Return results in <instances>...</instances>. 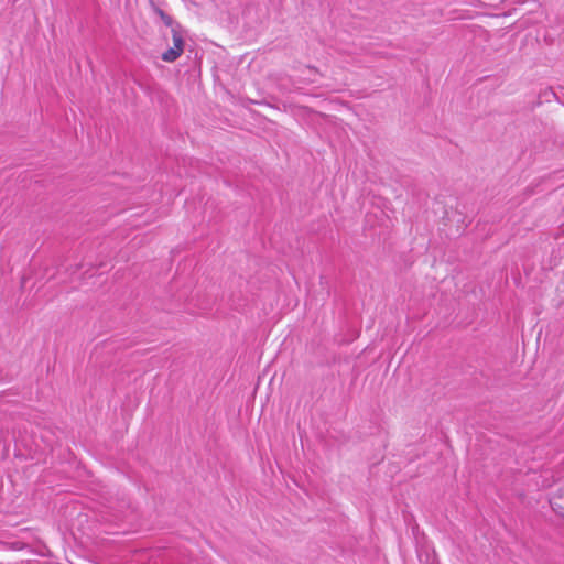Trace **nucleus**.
Segmentation results:
<instances>
[{"mask_svg": "<svg viewBox=\"0 0 564 564\" xmlns=\"http://www.w3.org/2000/svg\"><path fill=\"white\" fill-rule=\"evenodd\" d=\"M173 46L162 54V59L167 63L176 61L184 52V37L176 28L172 29Z\"/></svg>", "mask_w": 564, "mask_h": 564, "instance_id": "obj_1", "label": "nucleus"}, {"mask_svg": "<svg viewBox=\"0 0 564 564\" xmlns=\"http://www.w3.org/2000/svg\"><path fill=\"white\" fill-rule=\"evenodd\" d=\"M160 15H161V18H162L163 22H164L167 26H171V30H172L173 28H176L177 30H180V25H178V24H174L173 19H172L169 14L164 13L163 11H160Z\"/></svg>", "mask_w": 564, "mask_h": 564, "instance_id": "obj_2", "label": "nucleus"}]
</instances>
